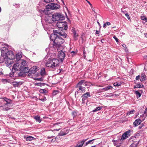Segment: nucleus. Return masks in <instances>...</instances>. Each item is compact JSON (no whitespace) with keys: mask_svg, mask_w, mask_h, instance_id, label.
Returning <instances> with one entry per match:
<instances>
[{"mask_svg":"<svg viewBox=\"0 0 147 147\" xmlns=\"http://www.w3.org/2000/svg\"><path fill=\"white\" fill-rule=\"evenodd\" d=\"M2 74V72L1 71V74Z\"/></svg>","mask_w":147,"mask_h":147,"instance_id":"obj_64","label":"nucleus"},{"mask_svg":"<svg viewBox=\"0 0 147 147\" xmlns=\"http://www.w3.org/2000/svg\"><path fill=\"white\" fill-rule=\"evenodd\" d=\"M145 36L147 37V34H145Z\"/></svg>","mask_w":147,"mask_h":147,"instance_id":"obj_63","label":"nucleus"},{"mask_svg":"<svg viewBox=\"0 0 147 147\" xmlns=\"http://www.w3.org/2000/svg\"><path fill=\"white\" fill-rule=\"evenodd\" d=\"M58 57L59 59L62 61L65 57V53L61 50L59 52Z\"/></svg>","mask_w":147,"mask_h":147,"instance_id":"obj_13","label":"nucleus"},{"mask_svg":"<svg viewBox=\"0 0 147 147\" xmlns=\"http://www.w3.org/2000/svg\"><path fill=\"white\" fill-rule=\"evenodd\" d=\"M2 82L3 83L5 84L7 82V80L6 79H2L1 80Z\"/></svg>","mask_w":147,"mask_h":147,"instance_id":"obj_32","label":"nucleus"},{"mask_svg":"<svg viewBox=\"0 0 147 147\" xmlns=\"http://www.w3.org/2000/svg\"><path fill=\"white\" fill-rule=\"evenodd\" d=\"M22 67L18 63H17L13 66L12 69L16 71H23Z\"/></svg>","mask_w":147,"mask_h":147,"instance_id":"obj_9","label":"nucleus"},{"mask_svg":"<svg viewBox=\"0 0 147 147\" xmlns=\"http://www.w3.org/2000/svg\"><path fill=\"white\" fill-rule=\"evenodd\" d=\"M57 25L59 29L57 30H54L53 32L61 35L64 38H66L67 35L65 33V31L68 28L67 22L65 21L64 22L59 21L57 23Z\"/></svg>","mask_w":147,"mask_h":147,"instance_id":"obj_2","label":"nucleus"},{"mask_svg":"<svg viewBox=\"0 0 147 147\" xmlns=\"http://www.w3.org/2000/svg\"><path fill=\"white\" fill-rule=\"evenodd\" d=\"M87 139L83 140L81 142H78L77 145L74 147H82L85 142Z\"/></svg>","mask_w":147,"mask_h":147,"instance_id":"obj_16","label":"nucleus"},{"mask_svg":"<svg viewBox=\"0 0 147 147\" xmlns=\"http://www.w3.org/2000/svg\"><path fill=\"white\" fill-rule=\"evenodd\" d=\"M37 67L36 66H34L30 68L29 71V74H28V76H30V74H34L37 71Z\"/></svg>","mask_w":147,"mask_h":147,"instance_id":"obj_12","label":"nucleus"},{"mask_svg":"<svg viewBox=\"0 0 147 147\" xmlns=\"http://www.w3.org/2000/svg\"><path fill=\"white\" fill-rule=\"evenodd\" d=\"M34 118L39 123H40L42 121L41 119L40 118V117L38 116H35Z\"/></svg>","mask_w":147,"mask_h":147,"instance_id":"obj_20","label":"nucleus"},{"mask_svg":"<svg viewBox=\"0 0 147 147\" xmlns=\"http://www.w3.org/2000/svg\"><path fill=\"white\" fill-rule=\"evenodd\" d=\"M134 111H135L134 110H131V111H129L127 113V115L128 116L132 113H134Z\"/></svg>","mask_w":147,"mask_h":147,"instance_id":"obj_30","label":"nucleus"},{"mask_svg":"<svg viewBox=\"0 0 147 147\" xmlns=\"http://www.w3.org/2000/svg\"><path fill=\"white\" fill-rule=\"evenodd\" d=\"M69 130L68 129L65 128L64 129V130L63 131H61L59 133V135L60 136H63L67 134L69 132Z\"/></svg>","mask_w":147,"mask_h":147,"instance_id":"obj_14","label":"nucleus"},{"mask_svg":"<svg viewBox=\"0 0 147 147\" xmlns=\"http://www.w3.org/2000/svg\"><path fill=\"white\" fill-rule=\"evenodd\" d=\"M102 107L99 106L96 107L95 109H94L92 111L93 112H95L97 111H99L102 108Z\"/></svg>","mask_w":147,"mask_h":147,"instance_id":"obj_22","label":"nucleus"},{"mask_svg":"<svg viewBox=\"0 0 147 147\" xmlns=\"http://www.w3.org/2000/svg\"><path fill=\"white\" fill-rule=\"evenodd\" d=\"M145 20L146 22H147V18L146 17V19H145Z\"/></svg>","mask_w":147,"mask_h":147,"instance_id":"obj_59","label":"nucleus"},{"mask_svg":"<svg viewBox=\"0 0 147 147\" xmlns=\"http://www.w3.org/2000/svg\"><path fill=\"white\" fill-rule=\"evenodd\" d=\"M113 85L114 86H118L120 85V84H119V83L117 82H115L114 83Z\"/></svg>","mask_w":147,"mask_h":147,"instance_id":"obj_37","label":"nucleus"},{"mask_svg":"<svg viewBox=\"0 0 147 147\" xmlns=\"http://www.w3.org/2000/svg\"><path fill=\"white\" fill-rule=\"evenodd\" d=\"M61 35L57 33L51 34L50 38L53 41V46L54 48H57L59 47L64 42V40L61 37H59Z\"/></svg>","mask_w":147,"mask_h":147,"instance_id":"obj_3","label":"nucleus"},{"mask_svg":"<svg viewBox=\"0 0 147 147\" xmlns=\"http://www.w3.org/2000/svg\"><path fill=\"white\" fill-rule=\"evenodd\" d=\"M94 140H95L94 139H93L92 140H91L89 141H88V142L89 144V143H90L91 142H92V141H93Z\"/></svg>","mask_w":147,"mask_h":147,"instance_id":"obj_50","label":"nucleus"},{"mask_svg":"<svg viewBox=\"0 0 147 147\" xmlns=\"http://www.w3.org/2000/svg\"><path fill=\"white\" fill-rule=\"evenodd\" d=\"M61 1L64 4V1H63V0H61Z\"/></svg>","mask_w":147,"mask_h":147,"instance_id":"obj_60","label":"nucleus"},{"mask_svg":"<svg viewBox=\"0 0 147 147\" xmlns=\"http://www.w3.org/2000/svg\"><path fill=\"white\" fill-rule=\"evenodd\" d=\"M141 19L142 20H145V19H146V17L144 16H141Z\"/></svg>","mask_w":147,"mask_h":147,"instance_id":"obj_41","label":"nucleus"},{"mask_svg":"<svg viewBox=\"0 0 147 147\" xmlns=\"http://www.w3.org/2000/svg\"><path fill=\"white\" fill-rule=\"evenodd\" d=\"M89 144L88 142H87L86 143V145H87L88 144Z\"/></svg>","mask_w":147,"mask_h":147,"instance_id":"obj_57","label":"nucleus"},{"mask_svg":"<svg viewBox=\"0 0 147 147\" xmlns=\"http://www.w3.org/2000/svg\"><path fill=\"white\" fill-rule=\"evenodd\" d=\"M135 93L137 96V98L140 97L141 96V94L138 91H135Z\"/></svg>","mask_w":147,"mask_h":147,"instance_id":"obj_27","label":"nucleus"},{"mask_svg":"<svg viewBox=\"0 0 147 147\" xmlns=\"http://www.w3.org/2000/svg\"><path fill=\"white\" fill-rule=\"evenodd\" d=\"M121 11L125 14V13H127V11H124L121 10Z\"/></svg>","mask_w":147,"mask_h":147,"instance_id":"obj_51","label":"nucleus"},{"mask_svg":"<svg viewBox=\"0 0 147 147\" xmlns=\"http://www.w3.org/2000/svg\"><path fill=\"white\" fill-rule=\"evenodd\" d=\"M18 62L19 64H20V66L22 67L23 71H24L26 68V67H25L26 64V61L22 59L20 60Z\"/></svg>","mask_w":147,"mask_h":147,"instance_id":"obj_11","label":"nucleus"},{"mask_svg":"<svg viewBox=\"0 0 147 147\" xmlns=\"http://www.w3.org/2000/svg\"><path fill=\"white\" fill-rule=\"evenodd\" d=\"M56 137L55 138L52 139L51 140H49V142H55L56 141Z\"/></svg>","mask_w":147,"mask_h":147,"instance_id":"obj_38","label":"nucleus"},{"mask_svg":"<svg viewBox=\"0 0 147 147\" xmlns=\"http://www.w3.org/2000/svg\"><path fill=\"white\" fill-rule=\"evenodd\" d=\"M92 84L90 82L86 81L84 80H82L79 82L76 87L78 88L79 90H81V92H84L86 91V88L84 86H88L87 88H88Z\"/></svg>","mask_w":147,"mask_h":147,"instance_id":"obj_4","label":"nucleus"},{"mask_svg":"<svg viewBox=\"0 0 147 147\" xmlns=\"http://www.w3.org/2000/svg\"><path fill=\"white\" fill-rule=\"evenodd\" d=\"M38 85H39V86H40V84H40V83H37V84Z\"/></svg>","mask_w":147,"mask_h":147,"instance_id":"obj_58","label":"nucleus"},{"mask_svg":"<svg viewBox=\"0 0 147 147\" xmlns=\"http://www.w3.org/2000/svg\"><path fill=\"white\" fill-rule=\"evenodd\" d=\"M52 19L53 21H58L59 20H63L65 17L63 15L60 13H54L52 16Z\"/></svg>","mask_w":147,"mask_h":147,"instance_id":"obj_7","label":"nucleus"},{"mask_svg":"<svg viewBox=\"0 0 147 147\" xmlns=\"http://www.w3.org/2000/svg\"><path fill=\"white\" fill-rule=\"evenodd\" d=\"M59 63V61L57 59H49L46 63V65L47 67L54 69L58 66Z\"/></svg>","mask_w":147,"mask_h":147,"instance_id":"obj_6","label":"nucleus"},{"mask_svg":"<svg viewBox=\"0 0 147 147\" xmlns=\"http://www.w3.org/2000/svg\"><path fill=\"white\" fill-rule=\"evenodd\" d=\"M60 129H55L54 130L57 131H59Z\"/></svg>","mask_w":147,"mask_h":147,"instance_id":"obj_55","label":"nucleus"},{"mask_svg":"<svg viewBox=\"0 0 147 147\" xmlns=\"http://www.w3.org/2000/svg\"><path fill=\"white\" fill-rule=\"evenodd\" d=\"M112 87L111 86H108L106 87L105 88L102 89L103 90L105 91L111 89L112 88Z\"/></svg>","mask_w":147,"mask_h":147,"instance_id":"obj_26","label":"nucleus"},{"mask_svg":"<svg viewBox=\"0 0 147 147\" xmlns=\"http://www.w3.org/2000/svg\"><path fill=\"white\" fill-rule=\"evenodd\" d=\"M90 96V92H87L84 94L82 96V100L83 101L85 100L88 97Z\"/></svg>","mask_w":147,"mask_h":147,"instance_id":"obj_15","label":"nucleus"},{"mask_svg":"<svg viewBox=\"0 0 147 147\" xmlns=\"http://www.w3.org/2000/svg\"><path fill=\"white\" fill-rule=\"evenodd\" d=\"M147 113V107L144 113V114L143 115V116L144 117V118L143 119L144 120L145 118L147 116L146 113Z\"/></svg>","mask_w":147,"mask_h":147,"instance_id":"obj_31","label":"nucleus"},{"mask_svg":"<svg viewBox=\"0 0 147 147\" xmlns=\"http://www.w3.org/2000/svg\"><path fill=\"white\" fill-rule=\"evenodd\" d=\"M60 7V5L53 3L49 4L46 7V8L47 9H57Z\"/></svg>","mask_w":147,"mask_h":147,"instance_id":"obj_8","label":"nucleus"},{"mask_svg":"<svg viewBox=\"0 0 147 147\" xmlns=\"http://www.w3.org/2000/svg\"><path fill=\"white\" fill-rule=\"evenodd\" d=\"M125 16L127 17V18L128 20L130 19V18L129 17V16L128 14L127 13H125Z\"/></svg>","mask_w":147,"mask_h":147,"instance_id":"obj_34","label":"nucleus"},{"mask_svg":"<svg viewBox=\"0 0 147 147\" xmlns=\"http://www.w3.org/2000/svg\"><path fill=\"white\" fill-rule=\"evenodd\" d=\"M99 33V31L97 30H96V34H98Z\"/></svg>","mask_w":147,"mask_h":147,"instance_id":"obj_49","label":"nucleus"},{"mask_svg":"<svg viewBox=\"0 0 147 147\" xmlns=\"http://www.w3.org/2000/svg\"><path fill=\"white\" fill-rule=\"evenodd\" d=\"M40 92L41 93H46L47 91L45 89H43L40 90Z\"/></svg>","mask_w":147,"mask_h":147,"instance_id":"obj_29","label":"nucleus"},{"mask_svg":"<svg viewBox=\"0 0 147 147\" xmlns=\"http://www.w3.org/2000/svg\"><path fill=\"white\" fill-rule=\"evenodd\" d=\"M11 101L10 99L5 97H1V107H3L2 110L3 111H7L9 110L10 108L7 106H8V105L11 103Z\"/></svg>","mask_w":147,"mask_h":147,"instance_id":"obj_5","label":"nucleus"},{"mask_svg":"<svg viewBox=\"0 0 147 147\" xmlns=\"http://www.w3.org/2000/svg\"><path fill=\"white\" fill-rule=\"evenodd\" d=\"M22 57V55L20 53H18L16 55V59L18 62L21 60L20 59Z\"/></svg>","mask_w":147,"mask_h":147,"instance_id":"obj_19","label":"nucleus"},{"mask_svg":"<svg viewBox=\"0 0 147 147\" xmlns=\"http://www.w3.org/2000/svg\"><path fill=\"white\" fill-rule=\"evenodd\" d=\"M106 24H107V25L108 26H109V25H110L111 24V23L110 22H107L106 23Z\"/></svg>","mask_w":147,"mask_h":147,"instance_id":"obj_45","label":"nucleus"},{"mask_svg":"<svg viewBox=\"0 0 147 147\" xmlns=\"http://www.w3.org/2000/svg\"><path fill=\"white\" fill-rule=\"evenodd\" d=\"M116 146V147H120L121 146V143H119V144L117 145Z\"/></svg>","mask_w":147,"mask_h":147,"instance_id":"obj_52","label":"nucleus"},{"mask_svg":"<svg viewBox=\"0 0 147 147\" xmlns=\"http://www.w3.org/2000/svg\"><path fill=\"white\" fill-rule=\"evenodd\" d=\"M22 84V83L20 82H14L13 83V86L15 87H19Z\"/></svg>","mask_w":147,"mask_h":147,"instance_id":"obj_18","label":"nucleus"},{"mask_svg":"<svg viewBox=\"0 0 147 147\" xmlns=\"http://www.w3.org/2000/svg\"><path fill=\"white\" fill-rule=\"evenodd\" d=\"M40 74L42 76H44L45 74V68H42L41 69Z\"/></svg>","mask_w":147,"mask_h":147,"instance_id":"obj_25","label":"nucleus"},{"mask_svg":"<svg viewBox=\"0 0 147 147\" xmlns=\"http://www.w3.org/2000/svg\"><path fill=\"white\" fill-rule=\"evenodd\" d=\"M52 1V0H44V1L46 3H49Z\"/></svg>","mask_w":147,"mask_h":147,"instance_id":"obj_39","label":"nucleus"},{"mask_svg":"<svg viewBox=\"0 0 147 147\" xmlns=\"http://www.w3.org/2000/svg\"><path fill=\"white\" fill-rule=\"evenodd\" d=\"M130 147H136V145L134 144H132L130 145Z\"/></svg>","mask_w":147,"mask_h":147,"instance_id":"obj_40","label":"nucleus"},{"mask_svg":"<svg viewBox=\"0 0 147 147\" xmlns=\"http://www.w3.org/2000/svg\"><path fill=\"white\" fill-rule=\"evenodd\" d=\"M107 26V24L106 23L104 24L103 27L104 28H105Z\"/></svg>","mask_w":147,"mask_h":147,"instance_id":"obj_48","label":"nucleus"},{"mask_svg":"<svg viewBox=\"0 0 147 147\" xmlns=\"http://www.w3.org/2000/svg\"><path fill=\"white\" fill-rule=\"evenodd\" d=\"M54 136H48V139H50L53 138L54 137Z\"/></svg>","mask_w":147,"mask_h":147,"instance_id":"obj_46","label":"nucleus"},{"mask_svg":"<svg viewBox=\"0 0 147 147\" xmlns=\"http://www.w3.org/2000/svg\"><path fill=\"white\" fill-rule=\"evenodd\" d=\"M40 100L42 101H44L46 100V98L45 97L43 99H40Z\"/></svg>","mask_w":147,"mask_h":147,"instance_id":"obj_44","label":"nucleus"},{"mask_svg":"<svg viewBox=\"0 0 147 147\" xmlns=\"http://www.w3.org/2000/svg\"><path fill=\"white\" fill-rule=\"evenodd\" d=\"M140 78V76L139 75L137 76L136 77V79L137 80H139Z\"/></svg>","mask_w":147,"mask_h":147,"instance_id":"obj_42","label":"nucleus"},{"mask_svg":"<svg viewBox=\"0 0 147 147\" xmlns=\"http://www.w3.org/2000/svg\"><path fill=\"white\" fill-rule=\"evenodd\" d=\"M113 38L114 39L116 40V42H119L118 40L117 37L115 36H114L113 37Z\"/></svg>","mask_w":147,"mask_h":147,"instance_id":"obj_36","label":"nucleus"},{"mask_svg":"<svg viewBox=\"0 0 147 147\" xmlns=\"http://www.w3.org/2000/svg\"><path fill=\"white\" fill-rule=\"evenodd\" d=\"M146 76L145 75L143 74H142L141 76L140 81L141 82H142L145 80L146 79Z\"/></svg>","mask_w":147,"mask_h":147,"instance_id":"obj_21","label":"nucleus"},{"mask_svg":"<svg viewBox=\"0 0 147 147\" xmlns=\"http://www.w3.org/2000/svg\"><path fill=\"white\" fill-rule=\"evenodd\" d=\"M122 46L124 48H126V46L125 44L123 45Z\"/></svg>","mask_w":147,"mask_h":147,"instance_id":"obj_53","label":"nucleus"},{"mask_svg":"<svg viewBox=\"0 0 147 147\" xmlns=\"http://www.w3.org/2000/svg\"><path fill=\"white\" fill-rule=\"evenodd\" d=\"M35 138L33 137L29 136L27 137L26 140L27 141H31L33 140H35Z\"/></svg>","mask_w":147,"mask_h":147,"instance_id":"obj_23","label":"nucleus"},{"mask_svg":"<svg viewBox=\"0 0 147 147\" xmlns=\"http://www.w3.org/2000/svg\"><path fill=\"white\" fill-rule=\"evenodd\" d=\"M97 23L98 24L99 26H100V28H101V26L100 24V23H99V22L98 21H97Z\"/></svg>","mask_w":147,"mask_h":147,"instance_id":"obj_54","label":"nucleus"},{"mask_svg":"<svg viewBox=\"0 0 147 147\" xmlns=\"http://www.w3.org/2000/svg\"><path fill=\"white\" fill-rule=\"evenodd\" d=\"M112 142H114V146H116L117 145H118L119 144L118 143H119V141H118V140L115 141V140H112Z\"/></svg>","mask_w":147,"mask_h":147,"instance_id":"obj_28","label":"nucleus"},{"mask_svg":"<svg viewBox=\"0 0 147 147\" xmlns=\"http://www.w3.org/2000/svg\"><path fill=\"white\" fill-rule=\"evenodd\" d=\"M71 53H73V54H75L76 53V52L74 51H72L71 52Z\"/></svg>","mask_w":147,"mask_h":147,"instance_id":"obj_56","label":"nucleus"},{"mask_svg":"<svg viewBox=\"0 0 147 147\" xmlns=\"http://www.w3.org/2000/svg\"><path fill=\"white\" fill-rule=\"evenodd\" d=\"M143 126H144V125L143 124H142L139 127V128L140 129H141L142 127Z\"/></svg>","mask_w":147,"mask_h":147,"instance_id":"obj_43","label":"nucleus"},{"mask_svg":"<svg viewBox=\"0 0 147 147\" xmlns=\"http://www.w3.org/2000/svg\"><path fill=\"white\" fill-rule=\"evenodd\" d=\"M43 79L42 78H36L35 79V80H38L39 81H42Z\"/></svg>","mask_w":147,"mask_h":147,"instance_id":"obj_35","label":"nucleus"},{"mask_svg":"<svg viewBox=\"0 0 147 147\" xmlns=\"http://www.w3.org/2000/svg\"><path fill=\"white\" fill-rule=\"evenodd\" d=\"M7 45L3 43L1 45V63L4 62L6 65L9 67L11 66V64L13 61V60L15 59V55L11 51H8L7 48Z\"/></svg>","mask_w":147,"mask_h":147,"instance_id":"obj_1","label":"nucleus"},{"mask_svg":"<svg viewBox=\"0 0 147 147\" xmlns=\"http://www.w3.org/2000/svg\"><path fill=\"white\" fill-rule=\"evenodd\" d=\"M75 40H76L78 39V35L77 33H76L75 31H74L73 32Z\"/></svg>","mask_w":147,"mask_h":147,"instance_id":"obj_24","label":"nucleus"},{"mask_svg":"<svg viewBox=\"0 0 147 147\" xmlns=\"http://www.w3.org/2000/svg\"><path fill=\"white\" fill-rule=\"evenodd\" d=\"M130 131L129 130L125 132L121 136V138L120 139V141H122L123 140L127 138L128 136L130 135Z\"/></svg>","mask_w":147,"mask_h":147,"instance_id":"obj_10","label":"nucleus"},{"mask_svg":"<svg viewBox=\"0 0 147 147\" xmlns=\"http://www.w3.org/2000/svg\"><path fill=\"white\" fill-rule=\"evenodd\" d=\"M88 3L89 4V5H90L91 7V8L92 7V4L90 3L89 1H88Z\"/></svg>","mask_w":147,"mask_h":147,"instance_id":"obj_47","label":"nucleus"},{"mask_svg":"<svg viewBox=\"0 0 147 147\" xmlns=\"http://www.w3.org/2000/svg\"><path fill=\"white\" fill-rule=\"evenodd\" d=\"M90 147H96V146H92Z\"/></svg>","mask_w":147,"mask_h":147,"instance_id":"obj_62","label":"nucleus"},{"mask_svg":"<svg viewBox=\"0 0 147 147\" xmlns=\"http://www.w3.org/2000/svg\"><path fill=\"white\" fill-rule=\"evenodd\" d=\"M141 122L142 121L140 119H136L133 123V125H134L135 127H136L139 125Z\"/></svg>","mask_w":147,"mask_h":147,"instance_id":"obj_17","label":"nucleus"},{"mask_svg":"<svg viewBox=\"0 0 147 147\" xmlns=\"http://www.w3.org/2000/svg\"><path fill=\"white\" fill-rule=\"evenodd\" d=\"M60 72H61L62 71H63L62 69H59Z\"/></svg>","mask_w":147,"mask_h":147,"instance_id":"obj_61","label":"nucleus"},{"mask_svg":"<svg viewBox=\"0 0 147 147\" xmlns=\"http://www.w3.org/2000/svg\"><path fill=\"white\" fill-rule=\"evenodd\" d=\"M136 86H137V87H136L137 88H142L143 86L142 85H140V84L137 85Z\"/></svg>","mask_w":147,"mask_h":147,"instance_id":"obj_33","label":"nucleus"}]
</instances>
